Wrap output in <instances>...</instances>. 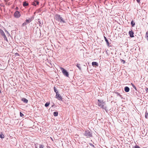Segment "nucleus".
Segmentation results:
<instances>
[{"label":"nucleus","mask_w":148,"mask_h":148,"mask_svg":"<svg viewBox=\"0 0 148 148\" xmlns=\"http://www.w3.org/2000/svg\"><path fill=\"white\" fill-rule=\"evenodd\" d=\"M98 106L103 109L106 110V107H104V105H105V103L103 101L98 99Z\"/></svg>","instance_id":"f257e3e1"},{"label":"nucleus","mask_w":148,"mask_h":148,"mask_svg":"<svg viewBox=\"0 0 148 148\" xmlns=\"http://www.w3.org/2000/svg\"><path fill=\"white\" fill-rule=\"evenodd\" d=\"M84 135L87 137H92V133L89 130L85 131L84 133Z\"/></svg>","instance_id":"f03ea898"},{"label":"nucleus","mask_w":148,"mask_h":148,"mask_svg":"<svg viewBox=\"0 0 148 148\" xmlns=\"http://www.w3.org/2000/svg\"><path fill=\"white\" fill-rule=\"evenodd\" d=\"M61 69L62 71L63 75L66 77H69V74L68 72L66 70L63 68H61Z\"/></svg>","instance_id":"7ed1b4c3"},{"label":"nucleus","mask_w":148,"mask_h":148,"mask_svg":"<svg viewBox=\"0 0 148 148\" xmlns=\"http://www.w3.org/2000/svg\"><path fill=\"white\" fill-rule=\"evenodd\" d=\"M0 33L2 35V37L4 38V40L8 41V39L5 35V34L4 33L3 30L1 29H0Z\"/></svg>","instance_id":"20e7f679"},{"label":"nucleus","mask_w":148,"mask_h":148,"mask_svg":"<svg viewBox=\"0 0 148 148\" xmlns=\"http://www.w3.org/2000/svg\"><path fill=\"white\" fill-rule=\"evenodd\" d=\"M14 16L16 18H18L20 16V15L19 12L18 11H16L14 13Z\"/></svg>","instance_id":"39448f33"},{"label":"nucleus","mask_w":148,"mask_h":148,"mask_svg":"<svg viewBox=\"0 0 148 148\" xmlns=\"http://www.w3.org/2000/svg\"><path fill=\"white\" fill-rule=\"evenodd\" d=\"M56 97L60 100H62V97L59 94V93L56 94Z\"/></svg>","instance_id":"423d86ee"},{"label":"nucleus","mask_w":148,"mask_h":148,"mask_svg":"<svg viewBox=\"0 0 148 148\" xmlns=\"http://www.w3.org/2000/svg\"><path fill=\"white\" fill-rule=\"evenodd\" d=\"M58 20L60 21L61 22L65 23V21L62 18L60 15H58Z\"/></svg>","instance_id":"0eeeda50"},{"label":"nucleus","mask_w":148,"mask_h":148,"mask_svg":"<svg viewBox=\"0 0 148 148\" xmlns=\"http://www.w3.org/2000/svg\"><path fill=\"white\" fill-rule=\"evenodd\" d=\"M129 34L130 35V37L132 38L134 37V33L132 30L130 31L129 32Z\"/></svg>","instance_id":"6e6552de"},{"label":"nucleus","mask_w":148,"mask_h":148,"mask_svg":"<svg viewBox=\"0 0 148 148\" xmlns=\"http://www.w3.org/2000/svg\"><path fill=\"white\" fill-rule=\"evenodd\" d=\"M39 2L37 0L34 1V2L32 3V4L36 6V5H38Z\"/></svg>","instance_id":"1a4fd4ad"},{"label":"nucleus","mask_w":148,"mask_h":148,"mask_svg":"<svg viewBox=\"0 0 148 148\" xmlns=\"http://www.w3.org/2000/svg\"><path fill=\"white\" fill-rule=\"evenodd\" d=\"M21 101H23L24 103H27L28 102V100L25 98H22L21 99Z\"/></svg>","instance_id":"9d476101"},{"label":"nucleus","mask_w":148,"mask_h":148,"mask_svg":"<svg viewBox=\"0 0 148 148\" xmlns=\"http://www.w3.org/2000/svg\"><path fill=\"white\" fill-rule=\"evenodd\" d=\"M38 21L39 23V25L40 26H42L43 25V21L42 20H40V19H38Z\"/></svg>","instance_id":"9b49d317"},{"label":"nucleus","mask_w":148,"mask_h":148,"mask_svg":"<svg viewBox=\"0 0 148 148\" xmlns=\"http://www.w3.org/2000/svg\"><path fill=\"white\" fill-rule=\"evenodd\" d=\"M124 90L126 92H128L130 90V88L126 86L124 88Z\"/></svg>","instance_id":"f8f14e48"},{"label":"nucleus","mask_w":148,"mask_h":148,"mask_svg":"<svg viewBox=\"0 0 148 148\" xmlns=\"http://www.w3.org/2000/svg\"><path fill=\"white\" fill-rule=\"evenodd\" d=\"M32 18H29L28 19H26L25 20V22H26V23L27 24L30 23L32 21Z\"/></svg>","instance_id":"ddd939ff"},{"label":"nucleus","mask_w":148,"mask_h":148,"mask_svg":"<svg viewBox=\"0 0 148 148\" xmlns=\"http://www.w3.org/2000/svg\"><path fill=\"white\" fill-rule=\"evenodd\" d=\"M92 66H97L98 65V63L97 62H92Z\"/></svg>","instance_id":"4468645a"},{"label":"nucleus","mask_w":148,"mask_h":148,"mask_svg":"<svg viewBox=\"0 0 148 148\" xmlns=\"http://www.w3.org/2000/svg\"><path fill=\"white\" fill-rule=\"evenodd\" d=\"M29 4L26 1H24L23 2V6H26L28 5Z\"/></svg>","instance_id":"2eb2a0df"},{"label":"nucleus","mask_w":148,"mask_h":148,"mask_svg":"<svg viewBox=\"0 0 148 148\" xmlns=\"http://www.w3.org/2000/svg\"><path fill=\"white\" fill-rule=\"evenodd\" d=\"M104 39L105 40L106 42L107 46H109V43L108 41V40L106 38L105 36H104Z\"/></svg>","instance_id":"dca6fc26"},{"label":"nucleus","mask_w":148,"mask_h":148,"mask_svg":"<svg viewBox=\"0 0 148 148\" xmlns=\"http://www.w3.org/2000/svg\"><path fill=\"white\" fill-rule=\"evenodd\" d=\"M58 113L57 112H54L53 113V115L55 116H58Z\"/></svg>","instance_id":"f3484780"},{"label":"nucleus","mask_w":148,"mask_h":148,"mask_svg":"<svg viewBox=\"0 0 148 148\" xmlns=\"http://www.w3.org/2000/svg\"><path fill=\"white\" fill-rule=\"evenodd\" d=\"M131 24L132 27H134L135 25V23L133 21H131Z\"/></svg>","instance_id":"a211bd4d"},{"label":"nucleus","mask_w":148,"mask_h":148,"mask_svg":"<svg viewBox=\"0 0 148 148\" xmlns=\"http://www.w3.org/2000/svg\"><path fill=\"white\" fill-rule=\"evenodd\" d=\"M53 89L54 92H56V94L58 93V91L57 90L55 86L54 87Z\"/></svg>","instance_id":"6ab92c4d"},{"label":"nucleus","mask_w":148,"mask_h":148,"mask_svg":"<svg viewBox=\"0 0 148 148\" xmlns=\"http://www.w3.org/2000/svg\"><path fill=\"white\" fill-rule=\"evenodd\" d=\"M76 66L79 70L81 69V67L80 66V64H77Z\"/></svg>","instance_id":"aec40b11"},{"label":"nucleus","mask_w":148,"mask_h":148,"mask_svg":"<svg viewBox=\"0 0 148 148\" xmlns=\"http://www.w3.org/2000/svg\"><path fill=\"white\" fill-rule=\"evenodd\" d=\"M117 95V96H119L121 98H122V95L120 94L118 92H115Z\"/></svg>","instance_id":"412c9836"},{"label":"nucleus","mask_w":148,"mask_h":148,"mask_svg":"<svg viewBox=\"0 0 148 148\" xmlns=\"http://www.w3.org/2000/svg\"><path fill=\"white\" fill-rule=\"evenodd\" d=\"M50 104V103H48V102H47L45 104V106L46 107H48L49 105Z\"/></svg>","instance_id":"4be33fe9"},{"label":"nucleus","mask_w":148,"mask_h":148,"mask_svg":"<svg viewBox=\"0 0 148 148\" xmlns=\"http://www.w3.org/2000/svg\"><path fill=\"white\" fill-rule=\"evenodd\" d=\"M131 85L133 88H134L135 90H137V89L136 87L132 83H131Z\"/></svg>","instance_id":"5701e85b"},{"label":"nucleus","mask_w":148,"mask_h":148,"mask_svg":"<svg viewBox=\"0 0 148 148\" xmlns=\"http://www.w3.org/2000/svg\"><path fill=\"white\" fill-rule=\"evenodd\" d=\"M148 114L147 112H145V118L146 119L148 118Z\"/></svg>","instance_id":"b1692460"},{"label":"nucleus","mask_w":148,"mask_h":148,"mask_svg":"<svg viewBox=\"0 0 148 148\" xmlns=\"http://www.w3.org/2000/svg\"><path fill=\"white\" fill-rule=\"evenodd\" d=\"M27 24L26 23V22L25 21L23 23L22 26V27L24 26L25 25H26Z\"/></svg>","instance_id":"393cba45"},{"label":"nucleus","mask_w":148,"mask_h":148,"mask_svg":"<svg viewBox=\"0 0 148 148\" xmlns=\"http://www.w3.org/2000/svg\"><path fill=\"white\" fill-rule=\"evenodd\" d=\"M44 146L42 145H40L39 148H44Z\"/></svg>","instance_id":"a878e982"},{"label":"nucleus","mask_w":148,"mask_h":148,"mask_svg":"<svg viewBox=\"0 0 148 148\" xmlns=\"http://www.w3.org/2000/svg\"><path fill=\"white\" fill-rule=\"evenodd\" d=\"M0 138H4V135L3 134H0Z\"/></svg>","instance_id":"bb28decb"},{"label":"nucleus","mask_w":148,"mask_h":148,"mask_svg":"<svg viewBox=\"0 0 148 148\" xmlns=\"http://www.w3.org/2000/svg\"><path fill=\"white\" fill-rule=\"evenodd\" d=\"M121 62H123V64H124L125 63V61L123 60H121Z\"/></svg>","instance_id":"cd10ccee"},{"label":"nucleus","mask_w":148,"mask_h":148,"mask_svg":"<svg viewBox=\"0 0 148 148\" xmlns=\"http://www.w3.org/2000/svg\"><path fill=\"white\" fill-rule=\"evenodd\" d=\"M20 116H21L22 117L24 116V115L21 112H20Z\"/></svg>","instance_id":"c85d7f7f"},{"label":"nucleus","mask_w":148,"mask_h":148,"mask_svg":"<svg viewBox=\"0 0 148 148\" xmlns=\"http://www.w3.org/2000/svg\"><path fill=\"white\" fill-rule=\"evenodd\" d=\"M89 144V145H90L91 146H92V147H95L94 145L93 144H92L91 143H90Z\"/></svg>","instance_id":"c756f323"},{"label":"nucleus","mask_w":148,"mask_h":148,"mask_svg":"<svg viewBox=\"0 0 148 148\" xmlns=\"http://www.w3.org/2000/svg\"><path fill=\"white\" fill-rule=\"evenodd\" d=\"M146 36L147 37L146 38H148V32H147L146 33Z\"/></svg>","instance_id":"7c9ffc66"},{"label":"nucleus","mask_w":148,"mask_h":148,"mask_svg":"<svg viewBox=\"0 0 148 148\" xmlns=\"http://www.w3.org/2000/svg\"><path fill=\"white\" fill-rule=\"evenodd\" d=\"M134 148H140L139 146L138 145H136Z\"/></svg>","instance_id":"2f4dec72"},{"label":"nucleus","mask_w":148,"mask_h":148,"mask_svg":"<svg viewBox=\"0 0 148 148\" xmlns=\"http://www.w3.org/2000/svg\"><path fill=\"white\" fill-rule=\"evenodd\" d=\"M136 1L138 3H139L140 2V0H136Z\"/></svg>","instance_id":"473e14b6"},{"label":"nucleus","mask_w":148,"mask_h":148,"mask_svg":"<svg viewBox=\"0 0 148 148\" xmlns=\"http://www.w3.org/2000/svg\"><path fill=\"white\" fill-rule=\"evenodd\" d=\"M146 91L147 92H148V88H146Z\"/></svg>","instance_id":"72a5a7b5"},{"label":"nucleus","mask_w":148,"mask_h":148,"mask_svg":"<svg viewBox=\"0 0 148 148\" xmlns=\"http://www.w3.org/2000/svg\"><path fill=\"white\" fill-rule=\"evenodd\" d=\"M0 65H1L0 63Z\"/></svg>","instance_id":"f704fd0d"}]
</instances>
